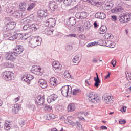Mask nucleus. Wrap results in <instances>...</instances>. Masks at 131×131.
<instances>
[{"instance_id": "50", "label": "nucleus", "mask_w": 131, "mask_h": 131, "mask_svg": "<svg viewBox=\"0 0 131 131\" xmlns=\"http://www.w3.org/2000/svg\"><path fill=\"white\" fill-rule=\"evenodd\" d=\"M45 110L46 111H51V110H52V106H50V105H45Z\"/></svg>"}, {"instance_id": "1", "label": "nucleus", "mask_w": 131, "mask_h": 131, "mask_svg": "<svg viewBox=\"0 0 131 131\" xmlns=\"http://www.w3.org/2000/svg\"><path fill=\"white\" fill-rule=\"evenodd\" d=\"M7 10L10 16H12L17 19H19L20 17L22 18L25 17V12L21 11H15V8L13 6L9 5L7 7Z\"/></svg>"}, {"instance_id": "29", "label": "nucleus", "mask_w": 131, "mask_h": 131, "mask_svg": "<svg viewBox=\"0 0 131 131\" xmlns=\"http://www.w3.org/2000/svg\"><path fill=\"white\" fill-rule=\"evenodd\" d=\"M75 110V105L74 103H70L68 106V111L69 112H73Z\"/></svg>"}, {"instance_id": "2", "label": "nucleus", "mask_w": 131, "mask_h": 131, "mask_svg": "<svg viewBox=\"0 0 131 131\" xmlns=\"http://www.w3.org/2000/svg\"><path fill=\"white\" fill-rule=\"evenodd\" d=\"M40 45H41V38L40 37H38V38L33 37L30 39L29 46L33 49L40 46Z\"/></svg>"}, {"instance_id": "45", "label": "nucleus", "mask_w": 131, "mask_h": 131, "mask_svg": "<svg viewBox=\"0 0 131 131\" xmlns=\"http://www.w3.org/2000/svg\"><path fill=\"white\" fill-rule=\"evenodd\" d=\"M119 20L120 22H121L122 23H126V20L124 18V15L120 16L119 17Z\"/></svg>"}, {"instance_id": "39", "label": "nucleus", "mask_w": 131, "mask_h": 131, "mask_svg": "<svg viewBox=\"0 0 131 131\" xmlns=\"http://www.w3.org/2000/svg\"><path fill=\"white\" fill-rule=\"evenodd\" d=\"M123 15H124L125 20H126V22H129V21H130L131 13H126Z\"/></svg>"}, {"instance_id": "52", "label": "nucleus", "mask_w": 131, "mask_h": 131, "mask_svg": "<svg viewBox=\"0 0 131 131\" xmlns=\"http://www.w3.org/2000/svg\"><path fill=\"white\" fill-rule=\"evenodd\" d=\"M67 37L76 38V37H77V35L76 34H71L67 35Z\"/></svg>"}, {"instance_id": "32", "label": "nucleus", "mask_w": 131, "mask_h": 131, "mask_svg": "<svg viewBox=\"0 0 131 131\" xmlns=\"http://www.w3.org/2000/svg\"><path fill=\"white\" fill-rule=\"evenodd\" d=\"M35 7V3H30L29 5L28 8H27V11L28 12H31L33 9H34V7Z\"/></svg>"}, {"instance_id": "42", "label": "nucleus", "mask_w": 131, "mask_h": 131, "mask_svg": "<svg viewBox=\"0 0 131 131\" xmlns=\"http://www.w3.org/2000/svg\"><path fill=\"white\" fill-rule=\"evenodd\" d=\"M23 29L24 30H26L28 32V33H30V32H31L29 29H30V26H29V25H24L23 27Z\"/></svg>"}, {"instance_id": "22", "label": "nucleus", "mask_w": 131, "mask_h": 131, "mask_svg": "<svg viewBox=\"0 0 131 131\" xmlns=\"http://www.w3.org/2000/svg\"><path fill=\"white\" fill-rule=\"evenodd\" d=\"M96 78L95 77L94 78V80L95 82L94 83V86L95 88H99V85L101 82V81L100 80V78H99V76H98V73H96Z\"/></svg>"}, {"instance_id": "53", "label": "nucleus", "mask_w": 131, "mask_h": 131, "mask_svg": "<svg viewBox=\"0 0 131 131\" xmlns=\"http://www.w3.org/2000/svg\"><path fill=\"white\" fill-rule=\"evenodd\" d=\"M47 116L48 119H54V117H55V116H54V115L52 114L48 115Z\"/></svg>"}, {"instance_id": "55", "label": "nucleus", "mask_w": 131, "mask_h": 131, "mask_svg": "<svg viewBox=\"0 0 131 131\" xmlns=\"http://www.w3.org/2000/svg\"><path fill=\"white\" fill-rule=\"evenodd\" d=\"M9 40H16V38H15V35H13L12 36H10L8 38Z\"/></svg>"}, {"instance_id": "27", "label": "nucleus", "mask_w": 131, "mask_h": 131, "mask_svg": "<svg viewBox=\"0 0 131 131\" xmlns=\"http://www.w3.org/2000/svg\"><path fill=\"white\" fill-rule=\"evenodd\" d=\"M49 8L52 11H55L58 9V5L55 2H51L49 5Z\"/></svg>"}, {"instance_id": "40", "label": "nucleus", "mask_w": 131, "mask_h": 131, "mask_svg": "<svg viewBox=\"0 0 131 131\" xmlns=\"http://www.w3.org/2000/svg\"><path fill=\"white\" fill-rule=\"evenodd\" d=\"M64 122L67 124H69L70 125H72V127H73V126H75V123H74L73 122V121H71L70 120H69V119L66 120Z\"/></svg>"}, {"instance_id": "38", "label": "nucleus", "mask_w": 131, "mask_h": 131, "mask_svg": "<svg viewBox=\"0 0 131 131\" xmlns=\"http://www.w3.org/2000/svg\"><path fill=\"white\" fill-rule=\"evenodd\" d=\"M113 3L111 2H106L105 5V7L106 8V10H110L113 7Z\"/></svg>"}, {"instance_id": "63", "label": "nucleus", "mask_w": 131, "mask_h": 131, "mask_svg": "<svg viewBox=\"0 0 131 131\" xmlns=\"http://www.w3.org/2000/svg\"><path fill=\"white\" fill-rule=\"evenodd\" d=\"M67 50L70 51V50H72V46L71 45H68L67 46Z\"/></svg>"}, {"instance_id": "46", "label": "nucleus", "mask_w": 131, "mask_h": 131, "mask_svg": "<svg viewBox=\"0 0 131 131\" xmlns=\"http://www.w3.org/2000/svg\"><path fill=\"white\" fill-rule=\"evenodd\" d=\"M71 3H72V0H64L63 3L66 6H70L71 5Z\"/></svg>"}, {"instance_id": "5", "label": "nucleus", "mask_w": 131, "mask_h": 131, "mask_svg": "<svg viewBox=\"0 0 131 131\" xmlns=\"http://www.w3.org/2000/svg\"><path fill=\"white\" fill-rule=\"evenodd\" d=\"M61 92L63 97H70L71 96V89H69V85H66L62 87Z\"/></svg>"}, {"instance_id": "30", "label": "nucleus", "mask_w": 131, "mask_h": 131, "mask_svg": "<svg viewBox=\"0 0 131 131\" xmlns=\"http://www.w3.org/2000/svg\"><path fill=\"white\" fill-rule=\"evenodd\" d=\"M14 38H15V39H17V40H19V39H21V38H23V39H26V37H25V36H23V35L20 33L15 34Z\"/></svg>"}, {"instance_id": "57", "label": "nucleus", "mask_w": 131, "mask_h": 131, "mask_svg": "<svg viewBox=\"0 0 131 131\" xmlns=\"http://www.w3.org/2000/svg\"><path fill=\"white\" fill-rule=\"evenodd\" d=\"M112 20L114 22L116 21L117 20V17H116L115 15L112 16Z\"/></svg>"}, {"instance_id": "62", "label": "nucleus", "mask_w": 131, "mask_h": 131, "mask_svg": "<svg viewBox=\"0 0 131 131\" xmlns=\"http://www.w3.org/2000/svg\"><path fill=\"white\" fill-rule=\"evenodd\" d=\"M77 127H79V129H81L82 128V126L80 124V122H78Z\"/></svg>"}, {"instance_id": "47", "label": "nucleus", "mask_w": 131, "mask_h": 131, "mask_svg": "<svg viewBox=\"0 0 131 131\" xmlns=\"http://www.w3.org/2000/svg\"><path fill=\"white\" fill-rule=\"evenodd\" d=\"M4 65L7 68H13L14 67V64L11 63H5Z\"/></svg>"}, {"instance_id": "8", "label": "nucleus", "mask_w": 131, "mask_h": 131, "mask_svg": "<svg viewBox=\"0 0 131 131\" xmlns=\"http://www.w3.org/2000/svg\"><path fill=\"white\" fill-rule=\"evenodd\" d=\"M102 100L106 105H111L114 101V98L111 96L106 95L103 96Z\"/></svg>"}, {"instance_id": "56", "label": "nucleus", "mask_w": 131, "mask_h": 131, "mask_svg": "<svg viewBox=\"0 0 131 131\" xmlns=\"http://www.w3.org/2000/svg\"><path fill=\"white\" fill-rule=\"evenodd\" d=\"M56 110H58V111H62L63 107L61 105H58L56 107Z\"/></svg>"}, {"instance_id": "12", "label": "nucleus", "mask_w": 131, "mask_h": 131, "mask_svg": "<svg viewBox=\"0 0 131 131\" xmlns=\"http://www.w3.org/2000/svg\"><path fill=\"white\" fill-rule=\"evenodd\" d=\"M33 78L34 77L32 75L30 74H27V76H25L21 78V80L23 81H25L26 82H27V83H28V84H30V81L32 80Z\"/></svg>"}, {"instance_id": "59", "label": "nucleus", "mask_w": 131, "mask_h": 131, "mask_svg": "<svg viewBox=\"0 0 131 131\" xmlns=\"http://www.w3.org/2000/svg\"><path fill=\"white\" fill-rule=\"evenodd\" d=\"M19 101H20V96H18V97L15 98L13 100V102L14 103H17V102H19Z\"/></svg>"}, {"instance_id": "9", "label": "nucleus", "mask_w": 131, "mask_h": 131, "mask_svg": "<svg viewBox=\"0 0 131 131\" xmlns=\"http://www.w3.org/2000/svg\"><path fill=\"white\" fill-rule=\"evenodd\" d=\"M34 15L31 14L29 16L27 17L26 18H24L21 20V23L23 24H28V23H32L35 21V19L34 18Z\"/></svg>"}, {"instance_id": "43", "label": "nucleus", "mask_w": 131, "mask_h": 131, "mask_svg": "<svg viewBox=\"0 0 131 131\" xmlns=\"http://www.w3.org/2000/svg\"><path fill=\"white\" fill-rule=\"evenodd\" d=\"M4 125L5 129H6V130H10V129H11V124H9V122H6Z\"/></svg>"}, {"instance_id": "58", "label": "nucleus", "mask_w": 131, "mask_h": 131, "mask_svg": "<svg viewBox=\"0 0 131 131\" xmlns=\"http://www.w3.org/2000/svg\"><path fill=\"white\" fill-rule=\"evenodd\" d=\"M126 122V121H125V120H120L119 121V123H120V124H125Z\"/></svg>"}, {"instance_id": "10", "label": "nucleus", "mask_w": 131, "mask_h": 131, "mask_svg": "<svg viewBox=\"0 0 131 131\" xmlns=\"http://www.w3.org/2000/svg\"><path fill=\"white\" fill-rule=\"evenodd\" d=\"M16 56L17 55H16L15 52L13 51L10 53H7L5 55V58L8 61H13V60H15V59H16Z\"/></svg>"}, {"instance_id": "17", "label": "nucleus", "mask_w": 131, "mask_h": 131, "mask_svg": "<svg viewBox=\"0 0 131 131\" xmlns=\"http://www.w3.org/2000/svg\"><path fill=\"white\" fill-rule=\"evenodd\" d=\"M52 67L53 68V70H61L62 65L57 61H53L52 63Z\"/></svg>"}, {"instance_id": "25", "label": "nucleus", "mask_w": 131, "mask_h": 131, "mask_svg": "<svg viewBox=\"0 0 131 131\" xmlns=\"http://www.w3.org/2000/svg\"><path fill=\"white\" fill-rule=\"evenodd\" d=\"M44 32L47 35H53V33H54V29L49 27L45 30Z\"/></svg>"}, {"instance_id": "41", "label": "nucleus", "mask_w": 131, "mask_h": 131, "mask_svg": "<svg viewBox=\"0 0 131 131\" xmlns=\"http://www.w3.org/2000/svg\"><path fill=\"white\" fill-rule=\"evenodd\" d=\"M91 26L92 25H91V23L89 21H86L84 23V27L85 28V29H90L91 28Z\"/></svg>"}, {"instance_id": "31", "label": "nucleus", "mask_w": 131, "mask_h": 131, "mask_svg": "<svg viewBox=\"0 0 131 131\" xmlns=\"http://www.w3.org/2000/svg\"><path fill=\"white\" fill-rule=\"evenodd\" d=\"M37 15L39 18H42V17L47 16V13L43 10H39L37 12Z\"/></svg>"}, {"instance_id": "13", "label": "nucleus", "mask_w": 131, "mask_h": 131, "mask_svg": "<svg viewBox=\"0 0 131 131\" xmlns=\"http://www.w3.org/2000/svg\"><path fill=\"white\" fill-rule=\"evenodd\" d=\"M36 101L39 106H42L45 104V96H38L36 98Z\"/></svg>"}, {"instance_id": "7", "label": "nucleus", "mask_w": 131, "mask_h": 131, "mask_svg": "<svg viewBox=\"0 0 131 131\" xmlns=\"http://www.w3.org/2000/svg\"><path fill=\"white\" fill-rule=\"evenodd\" d=\"M31 71L32 73L34 74H36V75H42V73H43V71L40 67L37 66H34L32 67Z\"/></svg>"}, {"instance_id": "15", "label": "nucleus", "mask_w": 131, "mask_h": 131, "mask_svg": "<svg viewBox=\"0 0 131 131\" xmlns=\"http://www.w3.org/2000/svg\"><path fill=\"white\" fill-rule=\"evenodd\" d=\"M124 11V9L121 6H117L115 8L112 9L111 12L114 14H118L119 13H122Z\"/></svg>"}, {"instance_id": "54", "label": "nucleus", "mask_w": 131, "mask_h": 131, "mask_svg": "<svg viewBox=\"0 0 131 131\" xmlns=\"http://www.w3.org/2000/svg\"><path fill=\"white\" fill-rule=\"evenodd\" d=\"M79 93V90L75 89L73 91V95L75 96V95H77Z\"/></svg>"}, {"instance_id": "4", "label": "nucleus", "mask_w": 131, "mask_h": 131, "mask_svg": "<svg viewBox=\"0 0 131 131\" xmlns=\"http://www.w3.org/2000/svg\"><path fill=\"white\" fill-rule=\"evenodd\" d=\"M14 73L10 71H5L2 73V78L6 81H9L14 78Z\"/></svg>"}, {"instance_id": "44", "label": "nucleus", "mask_w": 131, "mask_h": 131, "mask_svg": "<svg viewBox=\"0 0 131 131\" xmlns=\"http://www.w3.org/2000/svg\"><path fill=\"white\" fill-rule=\"evenodd\" d=\"M89 3L93 6H97V7L100 5L99 2H96L94 0H89Z\"/></svg>"}, {"instance_id": "20", "label": "nucleus", "mask_w": 131, "mask_h": 131, "mask_svg": "<svg viewBox=\"0 0 131 131\" xmlns=\"http://www.w3.org/2000/svg\"><path fill=\"white\" fill-rule=\"evenodd\" d=\"M103 43H104L105 46H107L108 48H114L115 46V43L112 42V41L108 40H104L103 41Z\"/></svg>"}, {"instance_id": "61", "label": "nucleus", "mask_w": 131, "mask_h": 131, "mask_svg": "<svg viewBox=\"0 0 131 131\" xmlns=\"http://www.w3.org/2000/svg\"><path fill=\"white\" fill-rule=\"evenodd\" d=\"M19 124L21 126V127H23L24 126V125L25 124V121H21L19 122Z\"/></svg>"}, {"instance_id": "64", "label": "nucleus", "mask_w": 131, "mask_h": 131, "mask_svg": "<svg viewBox=\"0 0 131 131\" xmlns=\"http://www.w3.org/2000/svg\"><path fill=\"white\" fill-rule=\"evenodd\" d=\"M5 20L6 21H12L13 20V18H12L11 17H6L5 18Z\"/></svg>"}, {"instance_id": "49", "label": "nucleus", "mask_w": 131, "mask_h": 131, "mask_svg": "<svg viewBox=\"0 0 131 131\" xmlns=\"http://www.w3.org/2000/svg\"><path fill=\"white\" fill-rule=\"evenodd\" d=\"M126 78L127 80L129 81V80H131V73H126Z\"/></svg>"}, {"instance_id": "11", "label": "nucleus", "mask_w": 131, "mask_h": 131, "mask_svg": "<svg viewBox=\"0 0 131 131\" xmlns=\"http://www.w3.org/2000/svg\"><path fill=\"white\" fill-rule=\"evenodd\" d=\"M75 17L79 20H83L88 17V13L85 12H78L75 14Z\"/></svg>"}, {"instance_id": "21", "label": "nucleus", "mask_w": 131, "mask_h": 131, "mask_svg": "<svg viewBox=\"0 0 131 131\" xmlns=\"http://www.w3.org/2000/svg\"><path fill=\"white\" fill-rule=\"evenodd\" d=\"M20 109L21 107H20V105L17 104H14L12 107V112L14 114H17Z\"/></svg>"}, {"instance_id": "34", "label": "nucleus", "mask_w": 131, "mask_h": 131, "mask_svg": "<svg viewBox=\"0 0 131 131\" xmlns=\"http://www.w3.org/2000/svg\"><path fill=\"white\" fill-rule=\"evenodd\" d=\"M69 22L71 26H73V25L76 24V19L74 17H70L69 19Z\"/></svg>"}, {"instance_id": "3", "label": "nucleus", "mask_w": 131, "mask_h": 131, "mask_svg": "<svg viewBox=\"0 0 131 131\" xmlns=\"http://www.w3.org/2000/svg\"><path fill=\"white\" fill-rule=\"evenodd\" d=\"M88 100L92 104H97L100 103V97L96 95L94 92H90L88 96Z\"/></svg>"}, {"instance_id": "37", "label": "nucleus", "mask_w": 131, "mask_h": 131, "mask_svg": "<svg viewBox=\"0 0 131 131\" xmlns=\"http://www.w3.org/2000/svg\"><path fill=\"white\" fill-rule=\"evenodd\" d=\"M63 77L64 78H66L67 79H69V78H71V75H70V73H69V71H66L64 72Z\"/></svg>"}, {"instance_id": "28", "label": "nucleus", "mask_w": 131, "mask_h": 131, "mask_svg": "<svg viewBox=\"0 0 131 131\" xmlns=\"http://www.w3.org/2000/svg\"><path fill=\"white\" fill-rule=\"evenodd\" d=\"M72 62L75 64V65H78V64H79V62H80V58L79 56H75L74 58H73Z\"/></svg>"}, {"instance_id": "48", "label": "nucleus", "mask_w": 131, "mask_h": 131, "mask_svg": "<svg viewBox=\"0 0 131 131\" xmlns=\"http://www.w3.org/2000/svg\"><path fill=\"white\" fill-rule=\"evenodd\" d=\"M105 38H106L107 39H112V38H113V35L109 33H106L105 34Z\"/></svg>"}, {"instance_id": "16", "label": "nucleus", "mask_w": 131, "mask_h": 131, "mask_svg": "<svg viewBox=\"0 0 131 131\" xmlns=\"http://www.w3.org/2000/svg\"><path fill=\"white\" fill-rule=\"evenodd\" d=\"M23 51H24V49H23V48H22L21 45L17 46L13 49V52L16 56L17 55H20V54H22Z\"/></svg>"}, {"instance_id": "26", "label": "nucleus", "mask_w": 131, "mask_h": 131, "mask_svg": "<svg viewBox=\"0 0 131 131\" xmlns=\"http://www.w3.org/2000/svg\"><path fill=\"white\" fill-rule=\"evenodd\" d=\"M98 32L100 34H104V33H106V32H107V27L105 25L101 26L98 30Z\"/></svg>"}, {"instance_id": "19", "label": "nucleus", "mask_w": 131, "mask_h": 131, "mask_svg": "<svg viewBox=\"0 0 131 131\" xmlns=\"http://www.w3.org/2000/svg\"><path fill=\"white\" fill-rule=\"evenodd\" d=\"M38 84L42 89H46L48 86V84L46 80L43 79H39L38 81Z\"/></svg>"}, {"instance_id": "33", "label": "nucleus", "mask_w": 131, "mask_h": 131, "mask_svg": "<svg viewBox=\"0 0 131 131\" xmlns=\"http://www.w3.org/2000/svg\"><path fill=\"white\" fill-rule=\"evenodd\" d=\"M27 107L29 108V109H31V110H32L33 111H34L35 109H36V107H35V105L33 104L32 102H29L27 104Z\"/></svg>"}, {"instance_id": "6", "label": "nucleus", "mask_w": 131, "mask_h": 131, "mask_svg": "<svg viewBox=\"0 0 131 131\" xmlns=\"http://www.w3.org/2000/svg\"><path fill=\"white\" fill-rule=\"evenodd\" d=\"M16 26V23L14 21H9L6 24L5 27L3 28V31L5 32L10 31V30H13Z\"/></svg>"}, {"instance_id": "14", "label": "nucleus", "mask_w": 131, "mask_h": 131, "mask_svg": "<svg viewBox=\"0 0 131 131\" xmlns=\"http://www.w3.org/2000/svg\"><path fill=\"white\" fill-rule=\"evenodd\" d=\"M46 24L48 27H54L56 25V19L52 18H49L46 21Z\"/></svg>"}, {"instance_id": "24", "label": "nucleus", "mask_w": 131, "mask_h": 131, "mask_svg": "<svg viewBox=\"0 0 131 131\" xmlns=\"http://www.w3.org/2000/svg\"><path fill=\"white\" fill-rule=\"evenodd\" d=\"M58 98V96L56 94H54L51 96L50 98L47 99L48 103L50 104L52 102H54Z\"/></svg>"}, {"instance_id": "60", "label": "nucleus", "mask_w": 131, "mask_h": 131, "mask_svg": "<svg viewBox=\"0 0 131 131\" xmlns=\"http://www.w3.org/2000/svg\"><path fill=\"white\" fill-rule=\"evenodd\" d=\"M111 64L113 66V67H115V66L116 65V61L114 60H112L111 61Z\"/></svg>"}, {"instance_id": "36", "label": "nucleus", "mask_w": 131, "mask_h": 131, "mask_svg": "<svg viewBox=\"0 0 131 131\" xmlns=\"http://www.w3.org/2000/svg\"><path fill=\"white\" fill-rule=\"evenodd\" d=\"M50 81L51 85H56V84L58 82L57 79L55 77L51 78Z\"/></svg>"}, {"instance_id": "23", "label": "nucleus", "mask_w": 131, "mask_h": 131, "mask_svg": "<svg viewBox=\"0 0 131 131\" xmlns=\"http://www.w3.org/2000/svg\"><path fill=\"white\" fill-rule=\"evenodd\" d=\"M38 24H33L30 26V29H29V31H31V32H33V31H36L39 28Z\"/></svg>"}, {"instance_id": "51", "label": "nucleus", "mask_w": 131, "mask_h": 131, "mask_svg": "<svg viewBox=\"0 0 131 131\" xmlns=\"http://www.w3.org/2000/svg\"><path fill=\"white\" fill-rule=\"evenodd\" d=\"M94 46H96V42H92L88 43L87 45V48H91L92 47H94Z\"/></svg>"}, {"instance_id": "35", "label": "nucleus", "mask_w": 131, "mask_h": 131, "mask_svg": "<svg viewBox=\"0 0 131 131\" xmlns=\"http://www.w3.org/2000/svg\"><path fill=\"white\" fill-rule=\"evenodd\" d=\"M26 8H27L26 3H21L19 4V8L21 12L22 11H25V10H26Z\"/></svg>"}, {"instance_id": "18", "label": "nucleus", "mask_w": 131, "mask_h": 131, "mask_svg": "<svg viewBox=\"0 0 131 131\" xmlns=\"http://www.w3.org/2000/svg\"><path fill=\"white\" fill-rule=\"evenodd\" d=\"M95 18L97 19H101V20H104L106 18V14L103 12H99L95 14Z\"/></svg>"}]
</instances>
